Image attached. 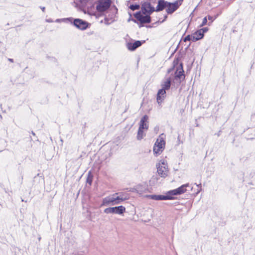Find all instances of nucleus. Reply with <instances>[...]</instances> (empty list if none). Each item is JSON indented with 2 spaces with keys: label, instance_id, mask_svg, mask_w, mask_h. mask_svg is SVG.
<instances>
[{
  "label": "nucleus",
  "instance_id": "f257e3e1",
  "mask_svg": "<svg viewBox=\"0 0 255 255\" xmlns=\"http://www.w3.org/2000/svg\"><path fill=\"white\" fill-rule=\"evenodd\" d=\"M167 72L168 74L171 73V75L174 73L173 75V80L179 84H180L182 80L185 78L184 74V70L183 69L182 63H180L175 66H174L172 68H170L168 70Z\"/></svg>",
  "mask_w": 255,
  "mask_h": 255
},
{
  "label": "nucleus",
  "instance_id": "f03ea898",
  "mask_svg": "<svg viewBox=\"0 0 255 255\" xmlns=\"http://www.w3.org/2000/svg\"><path fill=\"white\" fill-rule=\"evenodd\" d=\"M164 137L165 135L164 134H161L154 143L153 152L156 156L161 154L164 149L165 145Z\"/></svg>",
  "mask_w": 255,
  "mask_h": 255
},
{
  "label": "nucleus",
  "instance_id": "7ed1b4c3",
  "mask_svg": "<svg viewBox=\"0 0 255 255\" xmlns=\"http://www.w3.org/2000/svg\"><path fill=\"white\" fill-rule=\"evenodd\" d=\"M157 171L160 177L165 178L168 175V168L167 163L164 159H161L156 164Z\"/></svg>",
  "mask_w": 255,
  "mask_h": 255
},
{
  "label": "nucleus",
  "instance_id": "20e7f679",
  "mask_svg": "<svg viewBox=\"0 0 255 255\" xmlns=\"http://www.w3.org/2000/svg\"><path fill=\"white\" fill-rule=\"evenodd\" d=\"M118 195V193H116L105 197L103 199L101 206H110L119 204V202H117L116 198V195Z\"/></svg>",
  "mask_w": 255,
  "mask_h": 255
},
{
  "label": "nucleus",
  "instance_id": "39448f33",
  "mask_svg": "<svg viewBox=\"0 0 255 255\" xmlns=\"http://www.w3.org/2000/svg\"><path fill=\"white\" fill-rule=\"evenodd\" d=\"M187 188H190L191 190L192 189V187L191 186V185L189 183H187L182 185L179 188H177L175 189L169 191L168 194L171 197H173L175 195H181L188 190Z\"/></svg>",
  "mask_w": 255,
  "mask_h": 255
},
{
  "label": "nucleus",
  "instance_id": "423d86ee",
  "mask_svg": "<svg viewBox=\"0 0 255 255\" xmlns=\"http://www.w3.org/2000/svg\"><path fill=\"white\" fill-rule=\"evenodd\" d=\"M106 214H116L122 215L126 212V208L123 206H119L114 207H108L106 208L104 211Z\"/></svg>",
  "mask_w": 255,
  "mask_h": 255
},
{
  "label": "nucleus",
  "instance_id": "0eeeda50",
  "mask_svg": "<svg viewBox=\"0 0 255 255\" xmlns=\"http://www.w3.org/2000/svg\"><path fill=\"white\" fill-rule=\"evenodd\" d=\"M181 1H175L174 2H169L166 1V11L168 14H172L181 4Z\"/></svg>",
  "mask_w": 255,
  "mask_h": 255
},
{
  "label": "nucleus",
  "instance_id": "6e6552de",
  "mask_svg": "<svg viewBox=\"0 0 255 255\" xmlns=\"http://www.w3.org/2000/svg\"><path fill=\"white\" fill-rule=\"evenodd\" d=\"M96 5V9L101 12L107 10L111 4L112 1H98Z\"/></svg>",
  "mask_w": 255,
  "mask_h": 255
},
{
  "label": "nucleus",
  "instance_id": "1a4fd4ad",
  "mask_svg": "<svg viewBox=\"0 0 255 255\" xmlns=\"http://www.w3.org/2000/svg\"><path fill=\"white\" fill-rule=\"evenodd\" d=\"M75 6L85 13H89V9L87 5L89 4V1H74Z\"/></svg>",
  "mask_w": 255,
  "mask_h": 255
},
{
  "label": "nucleus",
  "instance_id": "9d476101",
  "mask_svg": "<svg viewBox=\"0 0 255 255\" xmlns=\"http://www.w3.org/2000/svg\"><path fill=\"white\" fill-rule=\"evenodd\" d=\"M147 198L154 200H173L174 199L173 197L170 196L168 192L165 195H148L146 196Z\"/></svg>",
  "mask_w": 255,
  "mask_h": 255
},
{
  "label": "nucleus",
  "instance_id": "9b49d317",
  "mask_svg": "<svg viewBox=\"0 0 255 255\" xmlns=\"http://www.w3.org/2000/svg\"><path fill=\"white\" fill-rule=\"evenodd\" d=\"M73 24L78 29L84 30H85L88 26V23L81 19H75L73 21Z\"/></svg>",
  "mask_w": 255,
  "mask_h": 255
},
{
  "label": "nucleus",
  "instance_id": "f8f14e48",
  "mask_svg": "<svg viewBox=\"0 0 255 255\" xmlns=\"http://www.w3.org/2000/svg\"><path fill=\"white\" fill-rule=\"evenodd\" d=\"M141 10L143 13L148 14L155 11L154 6H152L148 1H145L142 4Z\"/></svg>",
  "mask_w": 255,
  "mask_h": 255
},
{
  "label": "nucleus",
  "instance_id": "ddd939ff",
  "mask_svg": "<svg viewBox=\"0 0 255 255\" xmlns=\"http://www.w3.org/2000/svg\"><path fill=\"white\" fill-rule=\"evenodd\" d=\"M145 14V15H143L140 12H138L135 14L134 16L141 23H149L150 22V14Z\"/></svg>",
  "mask_w": 255,
  "mask_h": 255
},
{
  "label": "nucleus",
  "instance_id": "4468645a",
  "mask_svg": "<svg viewBox=\"0 0 255 255\" xmlns=\"http://www.w3.org/2000/svg\"><path fill=\"white\" fill-rule=\"evenodd\" d=\"M148 119V117L147 115H144L141 119L139 123V129H146L147 130L148 128V124L147 120Z\"/></svg>",
  "mask_w": 255,
  "mask_h": 255
},
{
  "label": "nucleus",
  "instance_id": "2eb2a0df",
  "mask_svg": "<svg viewBox=\"0 0 255 255\" xmlns=\"http://www.w3.org/2000/svg\"><path fill=\"white\" fill-rule=\"evenodd\" d=\"M166 97V91L164 89L158 90L157 94L156 100L158 104H160Z\"/></svg>",
  "mask_w": 255,
  "mask_h": 255
},
{
  "label": "nucleus",
  "instance_id": "dca6fc26",
  "mask_svg": "<svg viewBox=\"0 0 255 255\" xmlns=\"http://www.w3.org/2000/svg\"><path fill=\"white\" fill-rule=\"evenodd\" d=\"M172 77L170 76L169 77H167L161 83V89H164V90H169L171 86V81Z\"/></svg>",
  "mask_w": 255,
  "mask_h": 255
},
{
  "label": "nucleus",
  "instance_id": "f3484780",
  "mask_svg": "<svg viewBox=\"0 0 255 255\" xmlns=\"http://www.w3.org/2000/svg\"><path fill=\"white\" fill-rule=\"evenodd\" d=\"M141 45L140 41L137 40L135 41L134 43H128L127 46L128 49L130 51H134L137 48L139 47Z\"/></svg>",
  "mask_w": 255,
  "mask_h": 255
},
{
  "label": "nucleus",
  "instance_id": "a211bd4d",
  "mask_svg": "<svg viewBox=\"0 0 255 255\" xmlns=\"http://www.w3.org/2000/svg\"><path fill=\"white\" fill-rule=\"evenodd\" d=\"M203 36V34H202L201 31L199 29L192 34V41L195 42L197 40H199L202 39Z\"/></svg>",
  "mask_w": 255,
  "mask_h": 255
},
{
  "label": "nucleus",
  "instance_id": "6ab92c4d",
  "mask_svg": "<svg viewBox=\"0 0 255 255\" xmlns=\"http://www.w3.org/2000/svg\"><path fill=\"white\" fill-rule=\"evenodd\" d=\"M119 196L116 195V198L117 202H119V204L121 203L122 202L127 200L129 199V195L128 194H124L123 193H118Z\"/></svg>",
  "mask_w": 255,
  "mask_h": 255
},
{
  "label": "nucleus",
  "instance_id": "aec40b11",
  "mask_svg": "<svg viewBox=\"0 0 255 255\" xmlns=\"http://www.w3.org/2000/svg\"><path fill=\"white\" fill-rule=\"evenodd\" d=\"M166 1H158V3L155 10L159 11L162 10L164 8H166Z\"/></svg>",
  "mask_w": 255,
  "mask_h": 255
},
{
  "label": "nucleus",
  "instance_id": "412c9836",
  "mask_svg": "<svg viewBox=\"0 0 255 255\" xmlns=\"http://www.w3.org/2000/svg\"><path fill=\"white\" fill-rule=\"evenodd\" d=\"M143 129L138 128L137 134V140H140L145 135V133H144Z\"/></svg>",
  "mask_w": 255,
  "mask_h": 255
},
{
  "label": "nucleus",
  "instance_id": "4be33fe9",
  "mask_svg": "<svg viewBox=\"0 0 255 255\" xmlns=\"http://www.w3.org/2000/svg\"><path fill=\"white\" fill-rule=\"evenodd\" d=\"M93 176L91 175V172L88 173V177L87 178V183L91 185L92 182Z\"/></svg>",
  "mask_w": 255,
  "mask_h": 255
},
{
  "label": "nucleus",
  "instance_id": "5701e85b",
  "mask_svg": "<svg viewBox=\"0 0 255 255\" xmlns=\"http://www.w3.org/2000/svg\"><path fill=\"white\" fill-rule=\"evenodd\" d=\"M87 7H88L89 9V13H88L91 14L93 9L94 8V7L93 3L91 2V1H89V4L87 5Z\"/></svg>",
  "mask_w": 255,
  "mask_h": 255
},
{
  "label": "nucleus",
  "instance_id": "b1692460",
  "mask_svg": "<svg viewBox=\"0 0 255 255\" xmlns=\"http://www.w3.org/2000/svg\"><path fill=\"white\" fill-rule=\"evenodd\" d=\"M129 7L130 9L134 11L135 10L138 9L140 6L139 4H131Z\"/></svg>",
  "mask_w": 255,
  "mask_h": 255
},
{
  "label": "nucleus",
  "instance_id": "393cba45",
  "mask_svg": "<svg viewBox=\"0 0 255 255\" xmlns=\"http://www.w3.org/2000/svg\"><path fill=\"white\" fill-rule=\"evenodd\" d=\"M217 16H215V17H213V16H210V15H208L207 18H208V19L210 21L208 23V25H210L211 24V23H212V22L216 18Z\"/></svg>",
  "mask_w": 255,
  "mask_h": 255
},
{
  "label": "nucleus",
  "instance_id": "a878e982",
  "mask_svg": "<svg viewBox=\"0 0 255 255\" xmlns=\"http://www.w3.org/2000/svg\"><path fill=\"white\" fill-rule=\"evenodd\" d=\"M206 24H208L207 23V17H205L203 20H202V23L200 24V27H202L204 25H206Z\"/></svg>",
  "mask_w": 255,
  "mask_h": 255
},
{
  "label": "nucleus",
  "instance_id": "bb28decb",
  "mask_svg": "<svg viewBox=\"0 0 255 255\" xmlns=\"http://www.w3.org/2000/svg\"><path fill=\"white\" fill-rule=\"evenodd\" d=\"M184 41L185 42L186 41H192V34L188 35L186 36L185 37Z\"/></svg>",
  "mask_w": 255,
  "mask_h": 255
},
{
  "label": "nucleus",
  "instance_id": "cd10ccee",
  "mask_svg": "<svg viewBox=\"0 0 255 255\" xmlns=\"http://www.w3.org/2000/svg\"><path fill=\"white\" fill-rule=\"evenodd\" d=\"M199 30H201L202 34H204V33H205L208 31L209 29L208 27H204L203 28H201Z\"/></svg>",
  "mask_w": 255,
  "mask_h": 255
},
{
  "label": "nucleus",
  "instance_id": "c85d7f7f",
  "mask_svg": "<svg viewBox=\"0 0 255 255\" xmlns=\"http://www.w3.org/2000/svg\"><path fill=\"white\" fill-rule=\"evenodd\" d=\"M196 185L198 187V190H197V193H196V194H198L200 192V191L201 190V184H199V185L198 184H196Z\"/></svg>",
  "mask_w": 255,
  "mask_h": 255
},
{
  "label": "nucleus",
  "instance_id": "c756f323",
  "mask_svg": "<svg viewBox=\"0 0 255 255\" xmlns=\"http://www.w3.org/2000/svg\"><path fill=\"white\" fill-rule=\"evenodd\" d=\"M46 21L48 22H52L53 20L51 19H46Z\"/></svg>",
  "mask_w": 255,
  "mask_h": 255
},
{
  "label": "nucleus",
  "instance_id": "7c9ffc66",
  "mask_svg": "<svg viewBox=\"0 0 255 255\" xmlns=\"http://www.w3.org/2000/svg\"><path fill=\"white\" fill-rule=\"evenodd\" d=\"M167 16L165 15L164 16V19L161 22H163L164 21H165L166 20V19L167 18Z\"/></svg>",
  "mask_w": 255,
  "mask_h": 255
},
{
  "label": "nucleus",
  "instance_id": "2f4dec72",
  "mask_svg": "<svg viewBox=\"0 0 255 255\" xmlns=\"http://www.w3.org/2000/svg\"><path fill=\"white\" fill-rule=\"evenodd\" d=\"M40 8L41 9V10L43 11H44L45 10V7H40Z\"/></svg>",
  "mask_w": 255,
  "mask_h": 255
},
{
  "label": "nucleus",
  "instance_id": "473e14b6",
  "mask_svg": "<svg viewBox=\"0 0 255 255\" xmlns=\"http://www.w3.org/2000/svg\"><path fill=\"white\" fill-rule=\"evenodd\" d=\"M8 61L11 62H13V60L12 59H11V58H8Z\"/></svg>",
  "mask_w": 255,
  "mask_h": 255
},
{
  "label": "nucleus",
  "instance_id": "72a5a7b5",
  "mask_svg": "<svg viewBox=\"0 0 255 255\" xmlns=\"http://www.w3.org/2000/svg\"><path fill=\"white\" fill-rule=\"evenodd\" d=\"M32 133L33 135H35V133L33 131L32 132Z\"/></svg>",
  "mask_w": 255,
  "mask_h": 255
},
{
  "label": "nucleus",
  "instance_id": "f704fd0d",
  "mask_svg": "<svg viewBox=\"0 0 255 255\" xmlns=\"http://www.w3.org/2000/svg\"><path fill=\"white\" fill-rule=\"evenodd\" d=\"M59 19H56V21H58Z\"/></svg>",
  "mask_w": 255,
  "mask_h": 255
}]
</instances>
